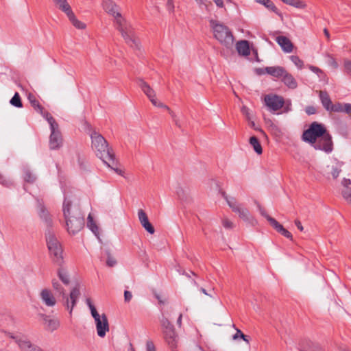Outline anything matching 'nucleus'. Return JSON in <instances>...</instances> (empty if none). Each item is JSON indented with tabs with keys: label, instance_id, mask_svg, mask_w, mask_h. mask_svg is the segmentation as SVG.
<instances>
[{
	"label": "nucleus",
	"instance_id": "32",
	"mask_svg": "<svg viewBox=\"0 0 351 351\" xmlns=\"http://www.w3.org/2000/svg\"><path fill=\"white\" fill-rule=\"evenodd\" d=\"M283 3L299 9H304L306 7L304 1L301 0H281Z\"/></svg>",
	"mask_w": 351,
	"mask_h": 351
},
{
	"label": "nucleus",
	"instance_id": "60",
	"mask_svg": "<svg viewBox=\"0 0 351 351\" xmlns=\"http://www.w3.org/2000/svg\"><path fill=\"white\" fill-rule=\"evenodd\" d=\"M237 332L236 333L233 335V339L236 340L238 338H241L242 337V335H244L241 330L239 329H236Z\"/></svg>",
	"mask_w": 351,
	"mask_h": 351
},
{
	"label": "nucleus",
	"instance_id": "33",
	"mask_svg": "<svg viewBox=\"0 0 351 351\" xmlns=\"http://www.w3.org/2000/svg\"><path fill=\"white\" fill-rule=\"evenodd\" d=\"M58 276L63 284H64L65 285L69 284L70 278L65 269H64L63 267L59 268L58 270Z\"/></svg>",
	"mask_w": 351,
	"mask_h": 351
},
{
	"label": "nucleus",
	"instance_id": "13",
	"mask_svg": "<svg viewBox=\"0 0 351 351\" xmlns=\"http://www.w3.org/2000/svg\"><path fill=\"white\" fill-rule=\"evenodd\" d=\"M164 338L168 346L171 350L177 348L178 335L176 333L175 328L168 329L162 332Z\"/></svg>",
	"mask_w": 351,
	"mask_h": 351
},
{
	"label": "nucleus",
	"instance_id": "9",
	"mask_svg": "<svg viewBox=\"0 0 351 351\" xmlns=\"http://www.w3.org/2000/svg\"><path fill=\"white\" fill-rule=\"evenodd\" d=\"M264 101L265 105L271 111L280 110L285 104L282 97L274 94L266 95Z\"/></svg>",
	"mask_w": 351,
	"mask_h": 351
},
{
	"label": "nucleus",
	"instance_id": "37",
	"mask_svg": "<svg viewBox=\"0 0 351 351\" xmlns=\"http://www.w3.org/2000/svg\"><path fill=\"white\" fill-rule=\"evenodd\" d=\"M23 179L27 182L33 183L36 180V177L30 171L29 169H25Z\"/></svg>",
	"mask_w": 351,
	"mask_h": 351
},
{
	"label": "nucleus",
	"instance_id": "52",
	"mask_svg": "<svg viewBox=\"0 0 351 351\" xmlns=\"http://www.w3.org/2000/svg\"><path fill=\"white\" fill-rule=\"evenodd\" d=\"M305 112L307 114L311 115L315 114L317 110L314 106H309L306 108Z\"/></svg>",
	"mask_w": 351,
	"mask_h": 351
},
{
	"label": "nucleus",
	"instance_id": "24",
	"mask_svg": "<svg viewBox=\"0 0 351 351\" xmlns=\"http://www.w3.org/2000/svg\"><path fill=\"white\" fill-rule=\"evenodd\" d=\"M53 1L56 6L66 14L72 10L70 5L67 2V0H53Z\"/></svg>",
	"mask_w": 351,
	"mask_h": 351
},
{
	"label": "nucleus",
	"instance_id": "7",
	"mask_svg": "<svg viewBox=\"0 0 351 351\" xmlns=\"http://www.w3.org/2000/svg\"><path fill=\"white\" fill-rule=\"evenodd\" d=\"M326 132L325 127L317 122L312 123L309 128L302 134V138L304 142L312 145L321 136Z\"/></svg>",
	"mask_w": 351,
	"mask_h": 351
},
{
	"label": "nucleus",
	"instance_id": "49",
	"mask_svg": "<svg viewBox=\"0 0 351 351\" xmlns=\"http://www.w3.org/2000/svg\"><path fill=\"white\" fill-rule=\"evenodd\" d=\"M343 112L346 113L351 119V104L346 103L343 104Z\"/></svg>",
	"mask_w": 351,
	"mask_h": 351
},
{
	"label": "nucleus",
	"instance_id": "28",
	"mask_svg": "<svg viewBox=\"0 0 351 351\" xmlns=\"http://www.w3.org/2000/svg\"><path fill=\"white\" fill-rule=\"evenodd\" d=\"M38 112L46 119L50 128L56 127V125H58L51 114L49 112L45 111L43 107L42 108V110H38Z\"/></svg>",
	"mask_w": 351,
	"mask_h": 351
},
{
	"label": "nucleus",
	"instance_id": "15",
	"mask_svg": "<svg viewBox=\"0 0 351 351\" xmlns=\"http://www.w3.org/2000/svg\"><path fill=\"white\" fill-rule=\"evenodd\" d=\"M276 41L285 52L290 53L293 51V45L291 40L286 36H278L276 38Z\"/></svg>",
	"mask_w": 351,
	"mask_h": 351
},
{
	"label": "nucleus",
	"instance_id": "59",
	"mask_svg": "<svg viewBox=\"0 0 351 351\" xmlns=\"http://www.w3.org/2000/svg\"><path fill=\"white\" fill-rule=\"evenodd\" d=\"M39 318L44 322V324L50 318V317L44 313H39L38 315Z\"/></svg>",
	"mask_w": 351,
	"mask_h": 351
},
{
	"label": "nucleus",
	"instance_id": "64",
	"mask_svg": "<svg viewBox=\"0 0 351 351\" xmlns=\"http://www.w3.org/2000/svg\"><path fill=\"white\" fill-rule=\"evenodd\" d=\"M241 339L245 341L247 343H250V339L249 337L245 335H242Z\"/></svg>",
	"mask_w": 351,
	"mask_h": 351
},
{
	"label": "nucleus",
	"instance_id": "17",
	"mask_svg": "<svg viewBox=\"0 0 351 351\" xmlns=\"http://www.w3.org/2000/svg\"><path fill=\"white\" fill-rule=\"evenodd\" d=\"M265 72L277 78H282V75L285 74L286 70L280 66H267L265 69Z\"/></svg>",
	"mask_w": 351,
	"mask_h": 351
},
{
	"label": "nucleus",
	"instance_id": "2",
	"mask_svg": "<svg viewBox=\"0 0 351 351\" xmlns=\"http://www.w3.org/2000/svg\"><path fill=\"white\" fill-rule=\"evenodd\" d=\"M92 140V147L95 150L96 155L99 157L108 167L114 170L119 174L121 171L115 168L117 165L114 154L112 149L108 147V142L97 132H92L90 135Z\"/></svg>",
	"mask_w": 351,
	"mask_h": 351
},
{
	"label": "nucleus",
	"instance_id": "36",
	"mask_svg": "<svg viewBox=\"0 0 351 351\" xmlns=\"http://www.w3.org/2000/svg\"><path fill=\"white\" fill-rule=\"evenodd\" d=\"M265 6L267 8L271 10L274 12L276 13L278 15H281L278 8L275 6L273 2L271 0H262L260 3Z\"/></svg>",
	"mask_w": 351,
	"mask_h": 351
},
{
	"label": "nucleus",
	"instance_id": "5",
	"mask_svg": "<svg viewBox=\"0 0 351 351\" xmlns=\"http://www.w3.org/2000/svg\"><path fill=\"white\" fill-rule=\"evenodd\" d=\"M210 27L213 31L214 38L223 46L230 49L234 43V38L230 28L223 23L215 20H209Z\"/></svg>",
	"mask_w": 351,
	"mask_h": 351
},
{
	"label": "nucleus",
	"instance_id": "23",
	"mask_svg": "<svg viewBox=\"0 0 351 351\" xmlns=\"http://www.w3.org/2000/svg\"><path fill=\"white\" fill-rule=\"evenodd\" d=\"M282 81L289 88L294 89L297 87L298 83L293 75L289 73L287 71L285 74L282 77Z\"/></svg>",
	"mask_w": 351,
	"mask_h": 351
},
{
	"label": "nucleus",
	"instance_id": "56",
	"mask_svg": "<svg viewBox=\"0 0 351 351\" xmlns=\"http://www.w3.org/2000/svg\"><path fill=\"white\" fill-rule=\"evenodd\" d=\"M318 77L319 78L320 81L327 82L328 78L326 75V73L322 70L321 73L317 74Z\"/></svg>",
	"mask_w": 351,
	"mask_h": 351
},
{
	"label": "nucleus",
	"instance_id": "21",
	"mask_svg": "<svg viewBox=\"0 0 351 351\" xmlns=\"http://www.w3.org/2000/svg\"><path fill=\"white\" fill-rule=\"evenodd\" d=\"M236 213H237L239 217L245 221H247L253 226L256 224V221L250 215L249 210L247 208L241 207Z\"/></svg>",
	"mask_w": 351,
	"mask_h": 351
},
{
	"label": "nucleus",
	"instance_id": "46",
	"mask_svg": "<svg viewBox=\"0 0 351 351\" xmlns=\"http://www.w3.org/2000/svg\"><path fill=\"white\" fill-rule=\"evenodd\" d=\"M328 64L331 66L334 69H337L339 66L338 63L337 62L336 60L331 56L328 55Z\"/></svg>",
	"mask_w": 351,
	"mask_h": 351
},
{
	"label": "nucleus",
	"instance_id": "44",
	"mask_svg": "<svg viewBox=\"0 0 351 351\" xmlns=\"http://www.w3.org/2000/svg\"><path fill=\"white\" fill-rule=\"evenodd\" d=\"M0 184L5 186H9L12 184V182L10 180L6 178L3 175L0 173Z\"/></svg>",
	"mask_w": 351,
	"mask_h": 351
},
{
	"label": "nucleus",
	"instance_id": "11",
	"mask_svg": "<svg viewBox=\"0 0 351 351\" xmlns=\"http://www.w3.org/2000/svg\"><path fill=\"white\" fill-rule=\"evenodd\" d=\"M40 298L43 303L48 307H53L57 303L52 291L49 289H43L40 293Z\"/></svg>",
	"mask_w": 351,
	"mask_h": 351
},
{
	"label": "nucleus",
	"instance_id": "3",
	"mask_svg": "<svg viewBox=\"0 0 351 351\" xmlns=\"http://www.w3.org/2000/svg\"><path fill=\"white\" fill-rule=\"evenodd\" d=\"M71 201L65 196L62 204V212L66 220L67 230L70 234H75L79 232L84 226V219L79 206L72 208V215L70 213Z\"/></svg>",
	"mask_w": 351,
	"mask_h": 351
},
{
	"label": "nucleus",
	"instance_id": "19",
	"mask_svg": "<svg viewBox=\"0 0 351 351\" xmlns=\"http://www.w3.org/2000/svg\"><path fill=\"white\" fill-rule=\"evenodd\" d=\"M271 226L280 234L283 235L287 239H292V234L287 230L279 223L275 219H270Z\"/></svg>",
	"mask_w": 351,
	"mask_h": 351
},
{
	"label": "nucleus",
	"instance_id": "43",
	"mask_svg": "<svg viewBox=\"0 0 351 351\" xmlns=\"http://www.w3.org/2000/svg\"><path fill=\"white\" fill-rule=\"evenodd\" d=\"M290 59L298 69H301L302 68L304 62L298 56H291Z\"/></svg>",
	"mask_w": 351,
	"mask_h": 351
},
{
	"label": "nucleus",
	"instance_id": "54",
	"mask_svg": "<svg viewBox=\"0 0 351 351\" xmlns=\"http://www.w3.org/2000/svg\"><path fill=\"white\" fill-rule=\"evenodd\" d=\"M132 298V294L129 291H124V300L125 302H129Z\"/></svg>",
	"mask_w": 351,
	"mask_h": 351
},
{
	"label": "nucleus",
	"instance_id": "63",
	"mask_svg": "<svg viewBox=\"0 0 351 351\" xmlns=\"http://www.w3.org/2000/svg\"><path fill=\"white\" fill-rule=\"evenodd\" d=\"M176 193L180 199H182L183 198L184 191L181 188L177 190Z\"/></svg>",
	"mask_w": 351,
	"mask_h": 351
},
{
	"label": "nucleus",
	"instance_id": "29",
	"mask_svg": "<svg viewBox=\"0 0 351 351\" xmlns=\"http://www.w3.org/2000/svg\"><path fill=\"white\" fill-rule=\"evenodd\" d=\"M341 184L343 186L346 187L347 189L342 191L343 197L348 202L351 203V191L349 190V186L351 184L350 179L343 178Z\"/></svg>",
	"mask_w": 351,
	"mask_h": 351
},
{
	"label": "nucleus",
	"instance_id": "1",
	"mask_svg": "<svg viewBox=\"0 0 351 351\" xmlns=\"http://www.w3.org/2000/svg\"><path fill=\"white\" fill-rule=\"evenodd\" d=\"M103 8L105 11L114 18L115 27L119 30L125 42L133 49L139 48V41L134 35L131 25L122 17L119 7L112 0H104Z\"/></svg>",
	"mask_w": 351,
	"mask_h": 351
},
{
	"label": "nucleus",
	"instance_id": "39",
	"mask_svg": "<svg viewBox=\"0 0 351 351\" xmlns=\"http://www.w3.org/2000/svg\"><path fill=\"white\" fill-rule=\"evenodd\" d=\"M10 103L11 105L16 107V108H21L23 107V104L21 102V99L20 97V95L18 93H15L12 98L10 99Z\"/></svg>",
	"mask_w": 351,
	"mask_h": 351
},
{
	"label": "nucleus",
	"instance_id": "41",
	"mask_svg": "<svg viewBox=\"0 0 351 351\" xmlns=\"http://www.w3.org/2000/svg\"><path fill=\"white\" fill-rule=\"evenodd\" d=\"M226 200L228 206L232 208V210L234 213H237L239 210V209L241 208V206L239 204H237V202L234 198L227 199Z\"/></svg>",
	"mask_w": 351,
	"mask_h": 351
},
{
	"label": "nucleus",
	"instance_id": "38",
	"mask_svg": "<svg viewBox=\"0 0 351 351\" xmlns=\"http://www.w3.org/2000/svg\"><path fill=\"white\" fill-rule=\"evenodd\" d=\"M160 324L162 332H164L165 330H168V329H171L174 328V326L171 324L169 320L165 316H162V318L160 319Z\"/></svg>",
	"mask_w": 351,
	"mask_h": 351
},
{
	"label": "nucleus",
	"instance_id": "27",
	"mask_svg": "<svg viewBox=\"0 0 351 351\" xmlns=\"http://www.w3.org/2000/svg\"><path fill=\"white\" fill-rule=\"evenodd\" d=\"M45 328L47 330L53 332V331L57 330L60 327V321L58 319H52V318L50 317L45 323Z\"/></svg>",
	"mask_w": 351,
	"mask_h": 351
},
{
	"label": "nucleus",
	"instance_id": "45",
	"mask_svg": "<svg viewBox=\"0 0 351 351\" xmlns=\"http://www.w3.org/2000/svg\"><path fill=\"white\" fill-rule=\"evenodd\" d=\"M117 264V261L110 254H108L106 265L108 267H114Z\"/></svg>",
	"mask_w": 351,
	"mask_h": 351
},
{
	"label": "nucleus",
	"instance_id": "51",
	"mask_svg": "<svg viewBox=\"0 0 351 351\" xmlns=\"http://www.w3.org/2000/svg\"><path fill=\"white\" fill-rule=\"evenodd\" d=\"M344 69L347 73H351V60L346 59L344 60Z\"/></svg>",
	"mask_w": 351,
	"mask_h": 351
},
{
	"label": "nucleus",
	"instance_id": "20",
	"mask_svg": "<svg viewBox=\"0 0 351 351\" xmlns=\"http://www.w3.org/2000/svg\"><path fill=\"white\" fill-rule=\"evenodd\" d=\"M319 97L323 107L326 109V110L329 112L332 103L328 93L325 90H319Z\"/></svg>",
	"mask_w": 351,
	"mask_h": 351
},
{
	"label": "nucleus",
	"instance_id": "57",
	"mask_svg": "<svg viewBox=\"0 0 351 351\" xmlns=\"http://www.w3.org/2000/svg\"><path fill=\"white\" fill-rule=\"evenodd\" d=\"M196 3L199 5V8L204 6L206 10H208V5L206 4V0H195Z\"/></svg>",
	"mask_w": 351,
	"mask_h": 351
},
{
	"label": "nucleus",
	"instance_id": "4",
	"mask_svg": "<svg viewBox=\"0 0 351 351\" xmlns=\"http://www.w3.org/2000/svg\"><path fill=\"white\" fill-rule=\"evenodd\" d=\"M51 285L52 287L56 291V293L62 297V304L69 311V315L71 317L73 308L76 306L77 302L80 295V291L79 287H73L68 295L66 293L65 289L56 279L52 280Z\"/></svg>",
	"mask_w": 351,
	"mask_h": 351
},
{
	"label": "nucleus",
	"instance_id": "34",
	"mask_svg": "<svg viewBox=\"0 0 351 351\" xmlns=\"http://www.w3.org/2000/svg\"><path fill=\"white\" fill-rule=\"evenodd\" d=\"M87 226L94 233L95 235L98 237L99 235V228L93 221V219L90 215H88L87 218Z\"/></svg>",
	"mask_w": 351,
	"mask_h": 351
},
{
	"label": "nucleus",
	"instance_id": "18",
	"mask_svg": "<svg viewBox=\"0 0 351 351\" xmlns=\"http://www.w3.org/2000/svg\"><path fill=\"white\" fill-rule=\"evenodd\" d=\"M236 49L239 54L243 56H247L250 53L249 43L245 40H239L236 43Z\"/></svg>",
	"mask_w": 351,
	"mask_h": 351
},
{
	"label": "nucleus",
	"instance_id": "53",
	"mask_svg": "<svg viewBox=\"0 0 351 351\" xmlns=\"http://www.w3.org/2000/svg\"><path fill=\"white\" fill-rule=\"evenodd\" d=\"M224 228L230 229L233 227V223L228 219H224L222 221Z\"/></svg>",
	"mask_w": 351,
	"mask_h": 351
},
{
	"label": "nucleus",
	"instance_id": "42",
	"mask_svg": "<svg viewBox=\"0 0 351 351\" xmlns=\"http://www.w3.org/2000/svg\"><path fill=\"white\" fill-rule=\"evenodd\" d=\"M343 104L340 102H337L336 104H332L331 106L330 110L329 112H343Z\"/></svg>",
	"mask_w": 351,
	"mask_h": 351
},
{
	"label": "nucleus",
	"instance_id": "48",
	"mask_svg": "<svg viewBox=\"0 0 351 351\" xmlns=\"http://www.w3.org/2000/svg\"><path fill=\"white\" fill-rule=\"evenodd\" d=\"M143 227L149 233V234H154L155 232V229L153 227V226L151 224L149 221H147V223H145Z\"/></svg>",
	"mask_w": 351,
	"mask_h": 351
},
{
	"label": "nucleus",
	"instance_id": "61",
	"mask_svg": "<svg viewBox=\"0 0 351 351\" xmlns=\"http://www.w3.org/2000/svg\"><path fill=\"white\" fill-rule=\"evenodd\" d=\"M215 3L218 8H223L224 7V3L223 0H213Z\"/></svg>",
	"mask_w": 351,
	"mask_h": 351
},
{
	"label": "nucleus",
	"instance_id": "50",
	"mask_svg": "<svg viewBox=\"0 0 351 351\" xmlns=\"http://www.w3.org/2000/svg\"><path fill=\"white\" fill-rule=\"evenodd\" d=\"M146 351H156L152 341L149 340L146 342Z\"/></svg>",
	"mask_w": 351,
	"mask_h": 351
},
{
	"label": "nucleus",
	"instance_id": "26",
	"mask_svg": "<svg viewBox=\"0 0 351 351\" xmlns=\"http://www.w3.org/2000/svg\"><path fill=\"white\" fill-rule=\"evenodd\" d=\"M156 106L160 107V108H163L167 110L173 119V121L176 124V125L180 128L182 127L181 123H180V120L178 119V118L177 117L176 114L167 105H165L157 100V106Z\"/></svg>",
	"mask_w": 351,
	"mask_h": 351
},
{
	"label": "nucleus",
	"instance_id": "10",
	"mask_svg": "<svg viewBox=\"0 0 351 351\" xmlns=\"http://www.w3.org/2000/svg\"><path fill=\"white\" fill-rule=\"evenodd\" d=\"M51 134L49 136V145L50 149H58L62 145V136L59 129V125L50 128Z\"/></svg>",
	"mask_w": 351,
	"mask_h": 351
},
{
	"label": "nucleus",
	"instance_id": "16",
	"mask_svg": "<svg viewBox=\"0 0 351 351\" xmlns=\"http://www.w3.org/2000/svg\"><path fill=\"white\" fill-rule=\"evenodd\" d=\"M38 213L41 219H43L47 226H51V219L49 212L45 207L40 202H38Z\"/></svg>",
	"mask_w": 351,
	"mask_h": 351
},
{
	"label": "nucleus",
	"instance_id": "22",
	"mask_svg": "<svg viewBox=\"0 0 351 351\" xmlns=\"http://www.w3.org/2000/svg\"><path fill=\"white\" fill-rule=\"evenodd\" d=\"M86 303L90 311V313L95 320V325L99 322H101V319H103V314L102 315L99 314L95 306L93 304L90 298H87L86 300Z\"/></svg>",
	"mask_w": 351,
	"mask_h": 351
},
{
	"label": "nucleus",
	"instance_id": "6",
	"mask_svg": "<svg viewBox=\"0 0 351 351\" xmlns=\"http://www.w3.org/2000/svg\"><path fill=\"white\" fill-rule=\"evenodd\" d=\"M46 241L53 261L61 266L63 263L62 249L53 231L51 229L46 232Z\"/></svg>",
	"mask_w": 351,
	"mask_h": 351
},
{
	"label": "nucleus",
	"instance_id": "58",
	"mask_svg": "<svg viewBox=\"0 0 351 351\" xmlns=\"http://www.w3.org/2000/svg\"><path fill=\"white\" fill-rule=\"evenodd\" d=\"M308 68H309V69H310L312 72H313V73H316L317 75V74H319V73H321V71H322V70H321L319 68H318V67H317V66H313V65H310V66H308Z\"/></svg>",
	"mask_w": 351,
	"mask_h": 351
},
{
	"label": "nucleus",
	"instance_id": "47",
	"mask_svg": "<svg viewBox=\"0 0 351 351\" xmlns=\"http://www.w3.org/2000/svg\"><path fill=\"white\" fill-rule=\"evenodd\" d=\"M241 112L248 121L251 120V114L250 112V110L247 107L243 106L241 108Z\"/></svg>",
	"mask_w": 351,
	"mask_h": 351
},
{
	"label": "nucleus",
	"instance_id": "31",
	"mask_svg": "<svg viewBox=\"0 0 351 351\" xmlns=\"http://www.w3.org/2000/svg\"><path fill=\"white\" fill-rule=\"evenodd\" d=\"M342 163L339 162H335V164L331 166H328L327 167L330 169V173L332 174L333 178H337L340 172L341 171Z\"/></svg>",
	"mask_w": 351,
	"mask_h": 351
},
{
	"label": "nucleus",
	"instance_id": "62",
	"mask_svg": "<svg viewBox=\"0 0 351 351\" xmlns=\"http://www.w3.org/2000/svg\"><path fill=\"white\" fill-rule=\"evenodd\" d=\"M295 226H297V228H298L300 231H303L304 228H303V226H302V223H301V222H300L299 220H295Z\"/></svg>",
	"mask_w": 351,
	"mask_h": 351
},
{
	"label": "nucleus",
	"instance_id": "30",
	"mask_svg": "<svg viewBox=\"0 0 351 351\" xmlns=\"http://www.w3.org/2000/svg\"><path fill=\"white\" fill-rule=\"evenodd\" d=\"M249 143L257 154L260 155L263 153L262 146L256 136H252L250 138Z\"/></svg>",
	"mask_w": 351,
	"mask_h": 351
},
{
	"label": "nucleus",
	"instance_id": "14",
	"mask_svg": "<svg viewBox=\"0 0 351 351\" xmlns=\"http://www.w3.org/2000/svg\"><path fill=\"white\" fill-rule=\"evenodd\" d=\"M97 335L100 337H104L106 332L109 331V324L107 316L103 313V319L99 322L96 325Z\"/></svg>",
	"mask_w": 351,
	"mask_h": 351
},
{
	"label": "nucleus",
	"instance_id": "40",
	"mask_svg": "<svg viewBox=\"0 0 351 351\" xmlns=\"http://www.w3.org/2000/svg\"><path fill=\"white\" fill-rule=\"evenodd\" d=\"M138 217L142 226H144L145 223H147V221H149L147 214L142 209L138 210Z\"/></svg>",
	"mask_w": 351,
	"mask_h": 351
},
{
	"label": "nucleus",
	"instance_id": "8",
	"mask_svg": "<svg viewBox=\"0 0 351 351\" xmlns=\"http://www.w3.org/2000/svg\"><path fill=\"white\" fill-rule=\"evenodd\" d=\"M317 150H321L326 154H330L333 150V143L332 141L331 135L327 132L321 136L313 144L311 145Z\"/></svg>",
	"mask_w": 351,
	"mask_h": 351
},
{
	"label": "nucleus",
	"instance_id": "12",
	"mask_svg": "<svg viewBox=\"0 0 351 351\" xmlns=\"http://www.w3.org/2000/svg\"><path fill=\"white\" fill-rule=\"evenodd\" d=\"M138 86L141 88L143 92L149 99L150 101L154 106H157V99H156V94L154 90L150 86L142 79L138 80Z\"/></svg>",
	"mask_w": 351,
	"mask_h": 351
},
{
	"label": "nucleus",
	"instance_id": "35",
	"mask_svg": "<svg viewBox=\"0 0 351 351\" xmlns=\"http://www.w3.org/2000/svg\"><path fill=\"white\" fill-rule=\"evenodd\" d=\"M27 99L31 104L32 106L37 111L42 110L43 106L40 104L38 100L36 99L35 95L32 93L28 95Z\"/></svg>",
	"mask_w": 351,
	"mask_h": 351
},
{
	"label": "nucleus",
	"instance_id": "25",
	"mask_svg": "<svg viewBox=\"0 0 351 351\" xmlns=\"http://www.w3.org/2000/svg\"><path fill=\"white\" fill-rule=\"evenodd\" d=\"M66 16H68L69 21L71 22L73 25L75 26L76 28L79 29H83L86 27V25L84 23L77 19L72 10L67 13Z\"/></svg>",
	"mask_w": 351,
	"mask_h": 351
},
{
	"label": "nucleus",
	"instance_id": "55",
	"mask_svg": "<svg viewBox=\"0 0 351 351\" xmlns=\"http://www.w3.org/2000/svg\"><path fill=\"white\" fill-rule=\"evenodd\" d=\"M259 210H260V213L261 214L262 216H263L264 217H265L267 219V220L269 222V223L271 224V221H270V219H274L273 217H270L269 215H268L267 214V213L265 212V210L262 208H259Z\"/></svg>",
	"mask_w": 351,
	"mask_h": 351
}]
</instances>
